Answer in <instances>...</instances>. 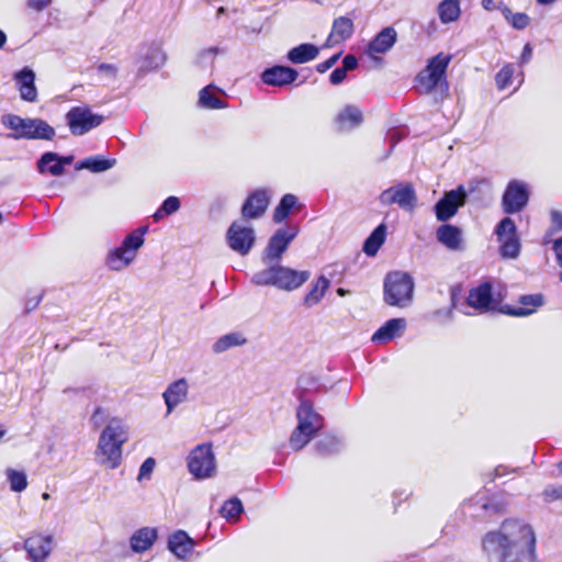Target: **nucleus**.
<instances>
[{"label": "nucleus", "instance_id": "30", "mask_svg": "<svg viewBox=\"0 0 562 562\" xmlns=\"http://www.w3.org/2000/svg\"><path fill=\"white\" fill-rule=\"evenodd\" d=\"M36 167L42 175L48 173L54 177H59L64 173L59 155L53 151L44 153L37 160Z\"/></svg>", "mask_w": 562, "mask_h": 562}, {"label": "nucleus", "instance_id": "2", "mask_svg": "<svg viewBox=\"0 0 562 562\" xmlns=\"http://www.w3.org/2000/svg\"><path fill=\"white\" fill-rule=\"evenodd\" d=\"M127 429L122 419L113 417L101 431L95 449L99 464L116 469L122 462V447L127 441Z\"/></svg>", "mask_w": 562, "mask_h": 562}, {"label": "nucleus", "instance_id": "64", "mask_svg": "<svg viewBox=\"0 0 562 562\" xmlns=\"http://www.w3.org/2000/svg\"><path fill=\"white\" fill-rule=\"evenodd\" d=\"M7 43V35L5 33L0 30V48H2Z\"/></svg>", "mask_w": 562, "mask_h": 562}, {"label": "nucleus", "instance_id": "58", "mask_svg": "<svg viewBox=\"0 0 562 562\" xmlns=\"http://www.w3.org/2000/svg\"><path fill=\"white\" fill-rule=\"evenodd\" d=\"M551 220H552V223L562 229V213L558 212V211H552L551 212Z\"/></svg>", "mask_w": 562, "mask_h": 562}, {"label": "nucleus", "instance_id": "18", "mask_svg": "<svg viewBox=\"0 0 562 562\" xmlns=\"http://www.w3.org/2000/svg\"><path fill=\"white\" fill-rule=\"evenodd\" d=\"M53 535L34 532L24 541V549L32 562H45L53 551Z\"/></svg>", "mask_w": 562, "mask_h": 562}, {"label": "nucleus", "instance_id": "42", "mask_svg": "<svg viewBox=\"0 0 562 562\" xmlns=\"http://www.w3.org/2000/svg\"><path fill=\"white\" fill-rule=\"evenodd\" d=\"M329 286V280L324 276H321L310 292L306 294L304 302L307 306H313L317 304L322 297L324 296L326 290Z\"/></svg>", "mask_w": 562, "mask_h": 562}, {"label": "nucleus", "instance_id": "7", "mask_svg": "<svg viewBox=\"0 0 562 562\" xmlns=\"http://www.w3.org/2000/svg\"><path fill=\"white\" fill-rule=\"evenodd\" d=\"M148 227L142 226L128 234L122 245L109 251L106 256V266L113 271H121L130 266L136 258L137 250L144 244V235Z\"/></svg>", "mask_w": 562, "mask_h": 562}, {"label": "nucleus", "instance_id": "34", "mask_svg": "<svg viewBox=\"0 0 562 562\" xmlns=\"http://www.w3.org/2000/svg\"><path fill=\"white\" fill-rule=\"evenodd\" d=\"M344 447V442L340 438L333 435H326L321 438L316 445L315 449L321 457H329L338 453Z\"/></svg>", "mask_w": 562, "mask_h": 562}, {"label": "nucleus", "instance_id": "40", "mask_svg": "<svg viewBox=\"0 0 562 562\" xmlns=\"http://www.w3.org/2000/svg\"><path fill=\"white\" fill-rule=\"evenodd\" d=\"M166 61L165 53L158 48H149L144 57V60L139 67V71H148L161 67Z\"/></svg>", "mask_w": 562, "mask_h": 562}, {"label": "nucleus", "instance_id": "13", "mask_svg": "<svg viewBox=\"0 0 562 562\" xmlns=\"http://www.w3.org/2000/svg\"><path fill=\"white\" fill-rule=\"evenodd\" d=\"M495 234L501 244V256L507 259H516L521 249L515 222L510 217H504L496 226Z\"/></svg>", "mask_w": 562, "mask_h": 562}, {"label": "nucleus", "instance_id": "8", "mask_svg": "<svg viewBox=\"0 0 562 562\" xmlns=\"http://www.w3.org/2000/svg\"><path fill=\"white\" fill-rule=\"evenodd\" d=\"M451 60L450 55L443 53L437 54L432 57L424 70H422L417 77V88L423 93L431 92L436 87L448 90V83L446 80V70Z\"/></svg>", "mask_w": 562, "mask_h": 562}, {"label": "nucleus", "instance_id": "26", "mask_svg": "<svg viewBox=\"0 0 562 562\" xmlns=\"http://www.w3.org/2000/svg\"><path fill=\"white\" fill-rule=\"evenodd\" d=\"M158 539V530L155 527H142L134 531L130 538V547L135 553L148 551Z\"/></svg>", "mask_w": 562, "mask_h": 562}, {"label": "nucleus", "instance_id": "14", "mask_svg": "<svg viewBox=\"0 0 562 562\" xmlns=\"http://www.w3.org/2000/svg\"><path fill=\"white\" fill-rule=\"evenodd\" d=\"M297 233L299 228L295 226L278 229L270 237L269 243L262 252L263 263L271 265L279 262Z\"/></svg>", "mask_w": 562, "mask_h": 562}, {"label": "nucleus", "instance_id": "36", "mask_svg": "<svg viewBox=\"0 0 562 562\" xmlns=\"http://www.w3.org/2000/svg\"><path fill=\"white\" fill-rule=\"evenodd\" d=\"M505 20L516 30H525L530 24V18L522 12L513 13L512 10L503 2L497 4Z\"/></svg>", "mask_w": 562, "mask_h": 562}, {"label": "nucleus", "instance_id": "61", "mask_svg": "<svg viewBox=\"0 0 562 562\" xmlns=\"http://www.w3.org/2000/svg\"><path fill=\"white\" fill-rule=\"evenodd\" d=\"M60 164L63 166V171L65 170V166H68L72 162L74 156H59Z\"/></svg>", "mask_w": 562, "mask_h": 562}, {"label": "nucleus", "instance_id": "51", "mask_svg": "<svg viewBox=\"0 0 562 562\" xmlns=\"http://www.w3.org/2000/svg\"><path fill=\"white\" fill-rule=\"evenodd\" d=\"M53 0H27V7L36 12L45 10Z\"/></svg>", "mask_w": 562, "mask_h": 562}, {"label": "nucleus", "instance_id": "22", "mask_svg": "<svg viewBox=\"0 0 562 562\" xmlns=\"http://www.w3.org/2000/svg\"><path fill=\"white\" fill-rule=\"evenodd\" d=\"M299 74L294 68L273 66L261 74V80L268 86H285L294 82Z\"/></svg>", "mask_w": 562, "mask_h": 562}, {"label": "nucleus", "instance_id": "16", "mask_svg": "<svg viewBox=\"0 0 562 562\" xmlns=\"http://www.w3.org/2000/svg\"><path fill=\"white\" fill-rule=\"evenodd\" d=\"M529 191L522 181L512 180L502 198L503 211L506 214L520 212L528 203Z\"/></svg>", "mask_w": 562, "mask_h": 562}, {"label": "nucleus", "instance_id": "46", "mask_svg": "<svg viewBox=\"0 0 562 562\" xmlns=\"http://www.w3.org/2000/svg\"><path fill=\"white\" fill-rule=\"evenodd\" d=\"M514 75V66L506 65L504 66L496 75L495 81L498 89L503 90L507 88L512 83V78Z\"/></svg>", "mask_w": 562, "mask_h": 562}, {"label": "nucleus", "instance_id": "47", "mask_svg": "<svg viewBox=\"0 0 562 562\" xmlns=\"http://www.w3.org/2000/svg\"><path fill=\"white\" fill-rule=\"evenodd\" d=\"M156 465V461L154 458H147L140 465L139 472H138V481H142L143 479H148L150 474L154 471V468Z\"/></svg>", "mask_w": 562, "mask_h": 562}, {"label": "nucleus", "instance_id": "55", "mask_svg": "<svg viewBox=\"0 0 562 562\" xmlns=\"http://www.w3.org/2000/svg\"><path fill=\"white\" fill-rule=\"evenodd\" d=\"M531 57H532V47L529 43H527L524 46V49H522V53L520 56V64L525 65V64L529 63Z\"/></svg>", "mask_w": 562, "mask_h": 562}, {"label": "nucleus", "instance_id": "43", "mask_svg": "<svg viewBox=\"0 0 562 562\" xmlns=\"http://www.w3.org/2000/svg\"><path fill=\"white\" fill-rule=\"evenodd\" d=\"M439 16L443 23L456 21L460 15V7L457 0H443L439 8Z\"/></svg>", "mask_w": 562, "mask_h": 562}, {"label": "nucleus", "instance_id": "63", "mask_svg": "<svg viewBox=\"0 0 562 562\" xmlns=\"http://www.w3.org/2000/svg\"><path fill=\"white\" fill-rule=\"evenodd\" d=\"M505 470H506V468L504 465L496 467L495 470H494V473H495L494 477L503 476L505 474Z\"/></svg>", "mask_w": 562, "mask_h": 562}, {"label": "nucleus", "instance_id": "54", "mask_svg": "<svg viewBox=\"0 0 562 562\" xmlns=\"http://www.w3.org/2000/svg\"><path fill=\"white\" fill-rule=\"evenodd\" d=\"M552 248L555 254L558 265L562 267V237L553 241Z\"/></svg>", "mask_w": 562, "mask_h": 562}, {"label": "nucleus", "instance_id": "33", "mask_svg": "<svg viewBox=\"0 0 562 562\" xmlns=\"http://www.w3.org/2000/svg\"><path fill=\"white\" fill-rule=\"evenodd\" d=\"M386 237V226L384 224H380L364 240L363 244V252L373 257L378 254L381 246L384 244Z\"/></svg>", "mask_w": 562, "mask_h": 562}, {"label": "nucleus", "instance_id": "50", "mask_svg": "<svg viewBox=\"0 0 562 562\" xmlns=\"http://www.w3.org/2000/svg\"><path fill=\"white\" fill-rule=\"evenodd\" d=\"M347 77V71L342 67L336 68L329 76V81L331 85L341 83Z\"/></svg>", "mask_w": 562, "mask_h": 562}, {"label": "nucleus", "instance_id": "3", "mask_svg": "<svg viewBox=\"0 0 562 562\" xmlns=\"http://www.w3.org/2000/svg\"><path fill=\"white\" fill-rule=\"evenodd\" d=\"M310 278L306 270H295L282 265L271 263L251 277V282L259 286H274L282 291H294L302 286Z\"/></svg>", "mask_w": 562, "mask_h": 562}, {"label": "nucleus", "instance_id": "9", "mask_svg": "<svg viewBox=\"0 0 562 562\" xmlns=\"http://www.w3.org/2000/svg\"><path fill=\"white\" fill-rule=\"evenodd\" d=\"M189 472L198 480L212 477L216 472L215 456L211 443L198 445L188 456Z\"/></svg>", "mask_w": 562, "mask_h": 562}, {"label": "nucleus", "instance_id": "29", "mask_svg": "<svg viewBox=\"0 0 562 562\" xmlns=\"http://www.w3.org/2000/svg\"><path fill=\"white\" fill-rule=\"evenodd\" d=\"M363 121L361 110L356 105H346L336 116V123L342 131L359 126Z\"/></svg>", "mask_w": 562, "mask_h": 562}, {"label": "nucleus", "instance_id": "6", "mask_svg": "<svg viewBox=\"0 0 562 562\" xmlns=\"http://www.w3.org/2000/svg\"><path fill=\"white\" fill-rule=\"evenodd\" d=\"M414 288V280L407 272H389L383 284L384 302L390 306L405 308L413 302Z\"/></svg>", "mask_w": 562, "mask_h": 562}, {"label": "nucleus", "instance_id": "45", "mask_svg": "<svg viewBox=\"0 0 562 562\" xmlns=\"http://www.w3.org/2000/svg\"><path fill=\"white\" fill-rule=\"evenodd\" d=\"M180 207V200L177 196L167 198L161 206L155 212L154 218L155 221H159L166 215H170L177 212Z\"/></svg>", "mask_w": 562, "mask_h": 562}, {"label": "nucleus", "instance_id": "57", "mask_svg": "<svg viewBox=\"0 0 562 562\" xmlns=\"http://www.w3.org/2000/svg\"><path fill=\"white\" fill-rule=\"evenodd\" d=\"M218 48L217 47H210L205 50H203L200 55V58L203 60V59H213L214 56L218 53Z\"/></svg>", "mask_w": 562, "mask_h": 562}, {"label": "nucleus", "instance_id": "62", "mask_svg": "<svg viewBox=\"0 0 562 562\" xmlns=\"http://www.w3.org/2000/svg\"><path fill=\"white\" fill-rule=\"evenodd\" d=\"M482 7L487 11L497 9V5L494 4V0H482Z\"/></svg>", "mask_w": 562, "mask_h": 562}, {"label": "nucleus", "instance_id": "10", "mask_svg": "<svg viewBox=\"0 0 562 562\" xmlns=\"http://www.w3.org/2000/svg\"><path fill=\"white\" fill-rule=\"evenodd\" d=\"M502 300L503 295L501 292L495 291L494 282L484 280L470 289L467 303L476 311L487 312L495 310Z\"/></svg>", "mask_w": 562, "mask_h": 562}, {"label": "nucleus", "instance_id": "60", "mask_svg": "<svg viewBox=\"0 0 562 562\" xmlns=\"http://www.w3.org/2000/svg\"><path fill=\"white\" fill-rule=\"evenodd\" d=\"M459 290L457 288H451L450 290V300H451V307H457V300H458Z\"/></svg>", "mask_w": 562, "mask_h": 562}, {"label": "nucleus", "instance_id": "39", "mask_svg": "<svg viewBox=\"0 0 562 562\" xmlns=\"http://www.w3.org/2000/svg\"><path fill=\"white\" fill-rule=\"evenodd\" d=\"M297 204V198L292 193L284 194L278 206L274 209L273 212V221L276 223L283 222L289 215L290 212L295 205Z\"/></svg>", "mask_w": 562, "mask_h": 562}, {"label": "nucleus", "instance_id": "41", "mask_svg": "<svg viewBox=\"0 0 562 562\" xmlns=\"http://www.w3.org/2000/svg\"><path fill=\"white\" fill-rule=\"evenodd\" d=\"M243 510L244 506L241 504V501L237 497H232L231 499L226 501L223 504L220 514L227 521L236 522L239 519Z\"/></svg>", "mask_w": 562, "mask_h": 562}, {"label": "nucleus", "instance_id": "19", "mask_svg": "<svg viewBox=\"0 0 562 562\" xmlns=\"http://www.w3.org/2000/svg\"><path fill=\"white\" fill-rule=\"evenodd\" d=\"M519 305H505L502 308V312L515 316V317H526L533 314L539 307L544 304V297L542 294H525L521 295L518 300Z\"/></svg>", "mask_w": 562, "mask_h": 562}, {"label": "nucleus", "instance_id": "49", "mask_svg": "<svg viewBox=\"0 0 562 562\" xmlns=\"http://www.w3.org/2000/svg\"><path fill=\"white\" fill-rule=\"evenodd\" d=\"M340 57V53L338 54H335L333 55L330 58H328L327 60L323 61V63H319L317 66H316V70L319 72V74H324L326 72L328 69H330L336 63L337 60L339 59Z\"/></svg>", "mask_w": 562, "mask_h": 562}, {"label": "nucleus", "instance_id": "35", "mask_svg": "<svg viewBox=\"0 0 562 562\" xmlns=\"http://www.w3.org/2000/svg\"><path fill=\"white\" fill-rule=\"evenodd\" d=\"M247 339L240 333H229L220 337L212 346L214 353H222L231 348L245 345Z\"/></svg>", "mask_w": 562, "mask_h": 562}, {"label": "nucleus", "instance_id": "48", "mask_svg": "<svg viewBox=\"0 0 562 562\" xmlns=\"http://www.w3.org/2000/svg\"><path fill=\"white\" fill-rule=\"evenodd\" d=\"M98 72L104 77L114 79L116 77L117 68L112 64H100L98 66Z\"/></svg>", "mask_w": 562, "mask_h": 562}, {"label": "nucleus", "instance_id": "24", "mask_svg": "<svg viewBox=\"0 0 562 562\" xmlns=\"http://www.w3.org/2000/svg\"><path fill=\"white\" fill-rule=\"evenodd\" d=\"M15 86L21 98L27 102L37 100V90L35 87V74L32 69L25 67L14 75Z\"/></svg>", "mask_w": 562, "mask_h": 562}, {"label": "nucleus", "instance_id": "4", "mask_svg": "<svg viewBox=\"0 0 562 562\" xmlns=\"http://www.w3.org/2000/svg\"><path fill=\"white\" fill-rule=\"evenodd\" d=\"M296 418L297 426L290 436V446L297 451L304 448L323 428L324 419L306 400H302L297 406Z\"/></svg>", "mask_w": 562, "mask_h": 562}, {"label": "nucleus", "instance_id": "23", "mask_svg": "<svg viewBox=\"0 0 562 562\" xmlns=\"http://www.w3.org/2000/svg\"><path fill=\"white\" fill-rule=\"evenodd\" d=\"M195 544V541L183 530H177L168 538V549L180 560L188 559Z\"/></svg>", "mask_w": 562, "mask_h": 562}, {"label": "nucleus", "instance_id": "11", "mask_svg": "<svg viewBox=\"0 0 562 562\" xmlns=\"http://www.w3.org/2000/svg\"><path fill=\"white\" fill-rule=\"evenodd\" d=\"M66 122L72 135L81 136L100 126L104 116L93 113L87 105L71 108L66 113Z\"/></svg>", "mask_w": 562, "mask_h": 562}, {"label": "nucleus", "instance_id": "1", "mask_svg": "<svg viewBox=\"0 0 562 562\" xmlns=\"http://www.w3.org/2000/svg\"><path fill=\"white\" fill-rule=\"evenodd\" d=\"M532 527L518 519H506L482 538L488 562H539Z\"/></svg>", "mask_w": 562, "mask_h": 562}, {"label": "nucleus", "instance_id": "52", "mask_svg": "<svg viewBox=\"0 0 562 562\" xmlns=\"http://www.w3.org/2000/svg\"><path fill=\"white\" fill-rule=\"evenodd\" d=\"M358 66V59L356 58V56L353 55H347L345 56V58L342 59V68L345 69V71H349V70H353L356 69Z\"/></svg>", "mask_w": 562, "mask_h": 562}, {"label": "nucleus", "instance_id": "12", "mask_svg": "<svg viewBox=\"0 0 562 562\" xmlns=\"http://www.w3.org/2000/svg\"><path fill=\"white\" fill-rule=\"evenodd\" d=\"M379 202L384 206L396 204L402 210L412 211L416 206L417 195L412 183L398 182L382 191Z\"/></svg>", "mask_w": 562, "mask_h": 562}, {"label": "nucleus", "instance_id": "38", "mask_svg": "<svg viewBox=\"0 0 562 562\" xmlns=\"http://www.w3.org/2000/svg\"><path fill=\"white\" fill-rule=\"evenodd\" d=\"M199 105L204 109H225L227 104L218 98L212 86H207L200 91Z\"/></svg>", "mask_w": 562, "mask_h": 562}, {"label": "nucleus", "instance_id": "27", "mask_svg": "<svg viewBox=\"0 0 562 562\" xmlns=\"http://www.w3.org/2000/svg\"><path fill=\"white\" fill-rule=\"evenodd\" d=\"M353 21L347 16H339L334 20L331 32L326 40V46L333 47L348 38L353 34Z\"/></svg>", "mask_w": 562, "mask_h": 562}, {"label": "nucleus", "instance_id": "56", "mask_svg": "<svg viewBox=\"0 0 562 562\" xmlns=\"http://www.w3.org/2000/svg\"><path fill=\"white\" fill-rule=\"evenodd\" d=\"M103 415H104V411L101 407H97L94 409L93 414L91 415V423L94 426H100V424L102 423V419H103Z\"/></svg>", "mask_w": 562, "mask_h": 562}, {"label": "nucleus", "instance_id": "44", "mask_svg": "<svg viewBox=\"0 0 562 562\" xmlns=\"http://www.w3.org/2000/svg\"><path fill=\"white\" fill-rule=\"evenodd\" d=\"M7 480L10 484V488L13 492H22L27 486V477L24 471H18L14 469H8L5 471Z\"/></svg>", "mask_w": 562, "mask_h": 562}, {"label": "nucleus", "instance_id": "17", "mask_svg": "<svg viewBox=\"0 0 562 562\" xmlns=\"http://www.w3.org/2000/svg\"><path fill=\"white\" fill-rule=\"evenodd\" d=\"M467 191L463 186L450 190L436 203L435 213L438 221L446 222L456 215L458 209L467 201Z\"/></svg>", "mask_w": 562, "mask_h": 562}, {"label": "nucleus", "instance_id": "59", "mask_svg": "<svg viewBox=\"0 0 562 562\" xmlns=\"http://www.w3.org/2000/svg\"><path fill=\"white\" fill-rule=\"evenodd\" d=\"M41 299H42L41 295H37L33 299H29L25 304L26 310L27 311L34 310L40 304Z\"/></svg>", "mask_w": 562, "mask_h": 562}, {"label": "nucleus", "instance_id": "20", "mask_svg": "<svg viewBox=\"0 0 562 562\" xmlns=\"http://www.w3.org/2000/svg\"><path fill=\"white\" fill-rule=\"evenodd\" d=\"M269 194L265 189L254 191L245 201L241 214L246 218H258L262 216L269 205Z\"/></svg>", "mask_w": 562, "mask_h": 562}, {"label": "nucleus", "instance_id": "25", "mask_svg": "<svg viewBox=\"0 0 562 562\" xmlns=\"http://www.w3.org/2000/svg\"><path fill=\"white\" fill-rule=\"evenodd\" d=\"M396 40L397 33L395 29L392 26L384 27L369 43L367 53L370 57H374L375 54H385L394 46Z\"/></svg>", "mask_w": 562, "mask_h": 562}, {"label": "nucleus", "instance_id": "53", "mask_svg": "<svg viewBox=\"0 0 562 562\" xmlns=\"http://www.w3.org/2000/svg\"><path fill=\"white\" fill-rule=\"evenodd\" d=\"M402 132L397 128H393L389 131L386 138L391 145V149L394 148V146L402 139Z\"/></svg>", "mask_w": 562, "mask_h": 562}, {"label": "nucleus", "instance_id": "28", "mask_svg": "<svg viewBox=\"0 0 562 562\" xmlns=\"http://www.w3.org/2000/svg\"><path fill=\"white\" fill-rule=\"evenodd\" d=\"M406 328L404 318H392L385 322L372 336L373 342H385L402 336Z\"/></svg>", "mask_w": 562, "mask_h": 562}, {"label": "nucleus", "instance_id": "5", "mask_svg": "<svg viewBox=\"0 0 562 562\" xmlns=\"http://www.w3.org/2000/svg\"><path fill=\"white\" fill-rule=\"evenodd\" d=\"M2 124L13 131L10 137L13 139H42L52 140L55 135V128L42 119H23L15 114L2 116Z\"/></svg>", "mask_w": 562, "mask_h": 562}, {"label": "nucleus", "instance_id": "32", "mask_svg": "<svg viewBox=\"0 0 562 562\" xmlns=\"http://www.w3.org/2000/svg\"><path fill=\"white\" fill-rule=\"evenodd\" d=\"M319 49L313 44H301L288 53V59L293 64H305L317 57Z\"/></svg>", "mask_w": 562, "mask_h": 562}, {"label": "nucleus", "instance_id": "31", "mask_svg": "<svg viewBox=\"0 0 562 562\" xmlns=\"http://www.w3.org/2000/svg\"><path fill=\"white\" fill-rule=\"evenodd\" d=\"M437 239L449 249L457 250L461 246V231L453 225L445 224L437 229Z\"/></svg>", "mask_w": 562, "mask_h": 562}, {"label": "nucleus", "instance_id": "15", "mask_svg": "<svg viewBox=\"0 0 562 562\" xmlns=\"http://www.w3.org/2000/svg\"><path fill=\"white\" fill-rule=\"evenodd\" d=\"M226 239L231 249L246 256L255 245L256 234L252 227L234 222L227 229Z\"/></svg>", "mask_w": 562, "mask_h": 562}, {"label": "nucleus", "instance_id": "37", "mask_svg": "<svg viewBox=\"0 0 562 562\" xmlns=\"http://www.w3.org/2000/svg\"><path fill=\"white\" fill-rule=\"evenodd\" d=\"M116 164L115 159H105L100 156L86 158L77 164V169H88L91 172H103Z\"/></svg>", "mask_w": 562, "mask_h": 562}, {"label": "nucleus", "instance_id": "21", "mask_svg": "<svg viewBox=\"0 0 562 562\" xmlns=\"http://www.w3.org/2000/svg\"><path fill=\"white\" fill-rule=\"evenodd\" d=\"M189 393V384L184 378L170 383L162 397L167 407V414H170L179 404L183 403Z\"/></svg>", "mask_w": 562, "mask_h": 562}]
</instances>
